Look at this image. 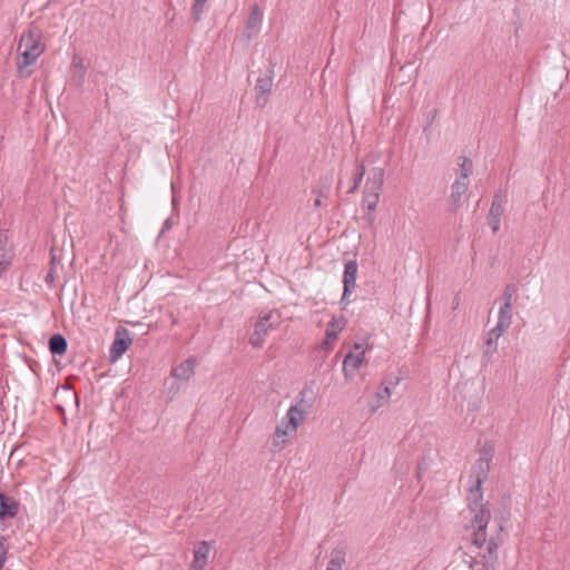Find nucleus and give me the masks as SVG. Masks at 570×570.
<instances>
[{
    "label": "nucleus",
    "mask_w": 570,
    "mask_h": 570,
    "mask_svg": "<svg viewBox=\"0 0 570 570\" xmlns=\"http://www.w3.org/2000/svg\"><path fill=\"white\" fill-rule=\"evenodd\" d=\"M492 460V450L484 449L481 456L476 460L471 470V478L474 483L470 487L466 500V512L470 521L464 524V529L471 533V541L478 549H484L481 560L474 557L464 559L471 569L481 564L475 570H497L498 549L505 540L504 524L501 520L494 519L488 532L491 521V511L488 503L483 502L482 484L488 479L490 462Z\"/></svg>",
    "instance_id": "nucleus-1"
},
{
    "label": "nucleus",
    "mask_w": 570,
    "mask_h": 570,
    "mask_svg": "<svg viewBox=\"0 0 570 570\" xmlns=\"http://www.w3.org/2000/svg\"><path fill=\"white\" fill-rule=\"evenodd\" d=\"M17 50L19 53L17 73L21 78H28L31 75V70H29L28 67L36 63L43 52L41 32L32 28L23 32L20 37Z\"/></svg>",
    "instance_id": "nucleus-2"
},
{
    "label": "nucleus",
    "mask_w": 570,
    "mask_h": 570,
    "mask_svg": "<svg viewBox=\"0 0 570 570\" xmlns=\"http://www.w3.org/2000/svg\"><path fill=\"white\" fill-rule=\"evenodd\" d=\"M273 317L274 312L272 311L258 317L254 325V333L249 337V343L253 347L258 348L263 346L268 331L275 327L272 321Z\"/></svg>",
    "instance_id": "nucleus-3"
},
{
    "label": "nucleus",
    "mask_w": 570,
    "mask_h": 570,
    "mask_svg": "<svg viewBox=\"0 0 570 570\" xmlns=\"http://www.w3.org/2000/svg\"><path fill=\"white\" fill-rule=\"evenodd\" d=\"M366 347L361 343H355L353 351H351L343 361V373L346 380L354 376L355 372L360 368L364 361Z\"/></svg>",
    "instance_id": "nucleus-4"
},
{
    "label": "nucleus",
    "mask_w": 570,
    "mask_h": 570,
    "mask_svg": "<svg viewBox=\"0 0 570 570\" xmlns=\"http://www.w3.org/2000/svg\"><path fill=\"white\" fill-rule=\"evenodd\" d=\"M130 343L131 337L129 336V332L126 328H118L116 331V337L109 348V360L116 362L128 350Z\"/></svg>",
    "instance_id": "nucleus-5"
},
{
    "label": "nucleus",
    "mask_w": 570,
    "mask_h": 570,
    "mask_svg": "<svg viewBox=\"0 0 570 570\" xmlns=\"http://www.w3.org/2000/svg\"><path fill=\"white\" fill-rule=\"evenodd\" d=\"M273 87V70L269 69L264 77H259L255 85L256 105L264 107L267 104V96Z\"/></svg>",
    "instance_id": "nucleus-6"
},
{
    "label": "nucleus",
    "mask_w": 570,
    "mask_h": 570,
    "mask_svg": "<svg viewBox=\"0 0 570 570\" xmlns=\"http://www.w3.org/2000/svg\"><path fill=\"white\" fill-rule=\"evenodd\" d=\"M263 21V13L258 7V4L253 6L249 16L246 21V26L244 29V36L248 41L256 38L259 33L261 26Z\"/></svg>",
    "instance_id": "nucleus-7"
},
{
    "label": "nucleus",
    "mask_w": 570,
    "mask_h": 570,
    "mask_svg": "<svg viewBox=\"0 0 570 570\" xmlns=\"http://www.w3.org/2000/svg\"><path fill=\"white\" fill-rule=\"evenodd\" d=\"M356 275H357L356 262L353 259L347 261L344 265V273H343L344 289H343L342 301H344L347 296H350L353 293V291L355 289Z\"/></svg>",
    "instance_id": "nucleus-8"
},
{
    "label": "nucleus",
    "mask_w": 570,
    "mask_h": 570,
    "mask_svg": "<svg viewBox=\"0 0 570 570\" xmlns=\"http://www.w3.org/2000/svg\"><path fill=\"white\" fill-rule=\"evenodd\" d=\"M469 186V180L456 178L451 186V194L449 197V209L456 212L461 207V198L465 195Z\"/></svg>",
    "instance_id": "nucleus-9"
},
{
    "label": "nucleus",
    "mask_w": 570,
    "mask_h": 570,
    "mask_svg": "<svg viewBox=\"0 0 570 570\" xmlns=\"http://www.w3.org/2000/svg\"><path fill=\"white\" fill-rule=\"evenodd\" d=\"M210 546L207 541L198 542L194 548V559L189 570H204L208 562Z\"/></svg>",
    "instance_id": "nucleus-10"
},
{
    "label": "nucleus",
    "mask_w": 570,
    "mask_h": 570,
    "mask_svg": "<svg viewBox=\"0 0 570 570\" xmlns=\"http://www.w3.org/2000/svg\"><path fill=\"white\" fill-rule=\"evenodd\" d=\"M19 502L13 497L0 491V521L14 518L19 512Z\"/></svg>",
    "instance_id": "nucleus-11"
},
{
    "label": "nucleus",
    "mask_w": 570,
    "mask_h": 570,
    "mask_svg": "<svg viewBox=\"0 0 570 570\" xmlns=\"http://www.w3.org/2000/svg\"><path fill=\"white\" fill-rule=\"evenodd\" d=\"M505 330H498V326L491 328L483 344V356L487 358L492 357L494 353L498 351V340L502 336Z\"/></svg>",
    "instance_id": "nucleus-12"
},
{
    "label": "nucleus",
    "mask_w": 570,
    "mask_h": 570,
    "mask_svg": "<svg viewBox=\"0 0 570 570\" xmlns=\"http://www.w3.org/2000/svg\"><path fill=\"white\" fill-rule=\"evenodd\" d=\"M315 402V395L312 386L305 385L296 396V403L293 406H298L299 411L308 414Z\"/></svg>",
    "instance_id": "nucleus-13"
},
{
    "label": "nucleus",
    "mask_w": 570,
    "mask_h": 570,
    "mask_svg": "<svg viewBox=\"0 0 570 570\" xmlns=\"http://www.w3.org/2000/svg\"><path fill=\"white\" fill-rule=\"evenodd\" d=\"M86 78V68L82 59L79 56H73L71 61V76L70 83L76 87H81Z\"/></svg>",
    "instance_id": "nucleus-14"
},
{
    "label": "nucleus",
    "mask_w": 570,
    "mask_h": 570,
    "mask_svg": "<svg viewBox=\"0 0 570 570\" xmlns=\"http://www.w3.org/2000/svg\"><path fill=\"white\" fill-rule=\"evenodd\" d=\"M306 413L304 411H299L298 406H291L282 421L285 422L286 428H289L291 432H296L297 428L306 417Z\"/></svg>",
    "instance_id": "nucleus-15"
},
{
    "label": "nucleus",
    "mask_w": 570,
    "mask_h": 570,
    "mask_svg": "<svg viewBox=\"0 0 570 570\" xmlns=\"http://www.w3.org/2000/svg\"><path fill=\"white\" fill-rule=\"evenodd\" d=\"M384 175L385 171L381 167H375L371 170L370 176L367 177L365 181V188L366 190H373V191H381L383 184H384Z\"/></svg>",
    "instance_id": "nucleus-16"
},
{
    "label": "nucleus",
    "mask_w": 570,
    "mask_h": 570,
    "mask_svg": "<svg viewBox=\"0 0 570 570\" xmlns=\"http://www.w3.org/2000/svg\"><path fill=\"white\" fill-rule=\"evenodd\" d=\"M346 561V552L342 547L334 548L331 551V559L326 570H342Z\"/></svg>",
    "instance_id": "nucleus-17"
},
{
    "label": "nucleus",
    "mask_w": 570,
    "mask_h": 570,
    "mask_svg": "<svg viewBox=\"0 0 570 570\" xmlns=\"http://www.w3.org/2000/svg\"><path fill=\"white\" fill-rule=\"evenodd\" d=\"M48 346L52 355H63L67 351L68 343L63 335L53 334L49 338Z\"/></svg>",
    "instance_id": "nucleus-18"
},
{
    "label": "nucleus",
    "mask_w": 570,
    "mask_h": 570,
    "mask_svg": "<svg viewBox=\"0 0 570 570\" xmlns=\"http://www.w3.org/2000/svg\"><path fill=\"white\" fill-rule=\"evenodd\" d=\"M291 433L289 428H286L284 421H281L274 431L273 434V448L276 450H282L286 443V436Z\"/></svg>",
    "instance_id": "nucleus-19"
},
{
    "label": "nucleus",
    "mask_w": 570,
    "mask_h": 570,
    "mask_svg": "<svg viewBox=\"0 0 570 570\" xmlns=\"http://www.w3.org/2000/svg\"><path fill=\"white\" fill-rule=\"evenodd\" d=\"M512 323V304H501L498 314V330H508Z\"/></svg>",
    "instance_id": "nucleus-20"
},
{
    "label": "nucleus",
    "mask_w": 570,
    "mask_h": 570,
    "mask_svg": "<svg viewBox=\"0 0 570 570\" xmlns=\"http://www.w3.org/2000/svg\"><path fill=\"white\" fill-rule=\"evenodd\" d=\"M178 367L173 366L170 377L165 381V386L168 389L169 399L174 400L178 393Z\"/></svg>",
    "instance_id": "nucleus-21"
},
{
    "label": "nucleus",
    "mask_w": 570,
    "mask_h": 570,
    "mask_svg": "<svg viewBox=\"0 0 570 570\" xmlns=\"http://www.w3.org/2000/svg\"><path fill=\"white\" fill-rule=\"evenodd\" d=\"M343 330V324H341L337 320L333 318L326 327L325 335L326 341L324 342V345H330V341L336 340L338 333Z\"/></svg>",
    "instance_id": "nucleus-22"
},
{
    "label": "nucleus",
    "mask_w": 570,
    "mask_h": 570,
    "mask_svg": "<svg viewBox=\"0 0 570 570\" xmlns=\"http://www.w3.org/2000/svg\"><path fill=\"white\" fill-rule=\"evenodd\" d=\"M380 200V193L364 189L363 205L366 209L373 213Z\"/></svg>",
    "instance_id": "nucleus-23"
},
{
    "label": "nucleus",
    "mask_w": 570,
    "mask_h": 570,
    "mask_svg": "<svg viewBox=\"0 0 570 570\" xmlns=\"http://www.w3.org/2000/svg\"><path fill=\"white\" fill-rule=\"evenodd\" d=\"M460 174L456 178L462 180H469V176L472 173L473 164L472 160L468 157H460Z\"/></svg>",
    "instance_id": "nucleus-24"
},
{
    "label": "nucleus",
    "mask_w": 570,
    "mask_h": 570,
    "mask_svg": "<svg viewBox=\"0 0 570 570\" xmlns=\"http://www.w3.org/2000/svg\"><path fill=\"white\" fill-rule=\"evenodd\" d=\"M503 212L490 208L488 215V224L491 227L492 232L495 234L500 230L501 227V216Z\"/></svg>",
    "instance_id": "nucleus-25"
},
{
    "label": "nucleus",
    "mask_w": 570,
    "mask_h": 570,
    "mask_svg": "<svg viewBox=\"0 0 570 570\" xmlns=\"http://www.w3.org/2000/svg\"><path fill=\"white\" fill-rule=\"evenodd\" d=\"M196 366V360L190 357L180 363V380H188L193 374Z\"/></svg>",
    "instance_id": "nucleus-26"
},
{
    "label": "nucleus",
    "mask_w": 570,
    "mask_h": 570,
    "mask_svg": "<svg viewBox=\"0 0 570 570\" xmlns=\"http://www.w3.org/2000/svg\"><path fill=\"white\" fill-rule=\"evenodd\" d=\"M207 0H194L191 14L195 21L200 20Z\"/></svg>",
    "instance_id": "nucleus-27"
},
{
    "label": "nucleus",
    "mask_w": 570,
    "mask_h": 570,
    "mask_svg": "<svg viewBox=\"0 0 570 570\" xmlns=\"http://www.w3.org/2000/svg\"><path fill=\"white\" fill-rule=\"evenodd\" d=\"M507 203V195L497 193L493 196L491 207L492 209L504 212V204Z\"/></svg>",
    "instance_id": "nucleus-28"
},
{
    "label": "nucleus",
    "mask_w": 570,
    "mask_h": 570,
    "mask_svg": "<svg viewBox=\"0 0 570 570\" xmlns=\"http://www.w3.org/2000/svg\"><path fill=\"white\" fill-rule=\"evenodd\" d=\"M517 288L513 284H508L502 294V304H512V297L515 293Z\"/></svg>",
    "instance_id": "nucleus-29"
},
{
    "label": "nucleus",
    "mask_w": 570,
    "mask_h": 570,
    "mask_svg": "<svg viewBox=\"0 0 570 570\" xmlns=\"http://www.w3.org/2000/svg\"><path fill=\"white\" fill-rule=\"evenodd\" d=\"M11 262V255L7 253L4 249L0 248V277L2 276L3 272L7 269Z\"/></svg>",
    "instance_id": "nucleus-30"
},
{
    "label": "nucleus",
    "mask_w": 570,
    "mask_h": 570,
    "mask_svg": "<svg viewBox=\"0 0 570 570\" xmlns=\"http://www.w3.org/2000/svg\"><path fill=\"white\" fill-rule=\"evenodd\" d=\"M365 174V166L363 163H357L355 167V171L353 174V180L356 183V186H360V184L363 180Z\"/></svg>",
    "instance_id": "nucleus-31"
},
{
    "label": "nucleus",
    "mask_w": 570,
    "mask_h": 570,
    "mask_svg": "<svg viewBox=\"0 0 570 570\" xmlns=\"http://www.w3.org/2000/svg\"><path fill=\"white\" fill-rule=\"evenodd\" d=\"M6 541H7V539L2 534H0V570L4 566V562L7 559V553H8Z\"/></svg>",
    "instance_id": "nucleus-32"
},
{
    "label": "nucleus",
    "mask_w": 570,
    "mask_h": 570,
    "mask_svg": "<svg viewBox=\"0 0 570 570\" xmlns=\"http://www.w3.org/2000/svg\"><path fill=\"white\" fill-rule=\"evenodd\" d=\"M391 396V390L389 386H384L383 389H380V391L376 393V397L379 400H387Z\"/></svg>",
    "instance_id": "nucleus-33"
},
{
    "label": "nucleus",
    "mask_w": 570,
    "mask_h": 570,
    "mask_svg": "<svg viewBox=\"0 0 570 570\" xmlns=\"http://www.w3.org/2000/svg\"><path fill=\"white\" fill-rule=\"evenodd\" d=\"M55 278H56V269L53 267H51L46 277H45V282L48 284V285H52L53 282H55Z\"/></svg>",
    "instance_id": "nucleus-34"
},
{
    "label": "nucleus",
    "mask_w": 570,
    "mask_h": 570,
    "mask_svg": "<svg viewBox=\"0 0 570 570\" xmlns=\"http://www.w3.org/2000/svg\"><path fill=\"white\" fill-rule=\"evenodd\" d=\"M171 191H173V198H171L173 207L176 208V206L178 204V195L176 191V183L174 180L171 181Z\"/></svg>",
    "instance_id": "nucleus-35"
},
{
    "label": "nucleus",
    "mask_w": 570,
    "mask_h": 570,
    "mask_svg": "<svg viewBox=\"0 0 570 570\" xmlns=\"http://www.w3.org/2000/svg\"><path fill=\"white\" fill-rule=\"evenodd\" d=\"M173 223L171 220L168 218L164 222V225H163V228L160 229L159 232V237L167 230L171 227Z\"/></svg>",
    "instance_id": "nucleus-36"
},
{
    "label": "nucleus",
    "mask_w": 570,
    "mask_h": 570,
    "mask_svg": "<svg viewBox=\"0 0 570 570\" xmlns=\"http://www.w3.org/2000/svg\"><path fill=\"white\" fill-rule=\"evenodd\" d=\"M360 186H356V183L353 180L351 187L347 189V194H353L357 190Z\"/></svg>",
    "instance_id": "nucleus-37"
},
{
    "label": "nucleus",
    "mask_w": 570,
    "mask_h": 570,
    "mask_svg": "<svg viewBox=\"0 0 570 570\" xmlns=\"http://www.w3.org/2000/svg\"><path fill=\"white\" fill-rule=\"evenodd\" d=\"M365 219L368 222V223H374L375 220V217L373 215V213L368 212L366 215H365Z\"/></svg>",
    "instance_id": "nucleus-38"
},
{
    "label": "nucleus",
    "mask_w": 570,
    "mask_h": 570,
    "mask_svg": "<svg viewBox=\"0 0 570 570\" xmlns=\"http://www.w3.org/2000/svg\"><path fill=\"white\" fill-rule=\"evenodd\" d=\"M322 205V200H321V196H318L315 200H314V206L315 207H320Z\"/></svg>",
    "instance_id": "nucleus-39"
},
{
    "label": "nucleus",
    "mask_w": 570,
    "mask_h": 570,
    "mask_svg": "<svg viewBox=\"0 0 570 570\" xmlns=\"http://www.w3.org/2000/svg\"><path fill=\"white\" fill-rule=\"evenodd\" d=\"M56 409H57V410H58V412H60V413H63V412H65V409H63V406H61V405H57V406H56Z\"/></svg>",
    "instance_id": "nucleus-40"
},
{
    "label": "nucleus",
    "mask_w": 570,
    "mask_h": 570,
    "mask_svg": "<svg viewBox=\"0 0 570 570\" xmlns=\"http://www.w3.org/2000/svg\"><path fill=\"white\" fill-rule=\"evenodd\" d=\"M379 406H380V404H377V405H372V406H371V411H372V412H374Z\"/></svg>",
    "instance_id": "nucleus-41"
},
{
    "label": "nucleus",
    "mask_w": 570,
    "mask_h": 570,
    "mask_svg": "<svg viewBox=\"0 0 570 570\" xmlns=\"http://www.w3.org/2000/svg\"><path fill=\"white\" fill-rule=\"evenodd\" d=\"M430 114L432 115V118H433L434 115L436 114V110H432Z\"/></svg>",
    "instance_id": "nucleus-42"
}]
</instances>
